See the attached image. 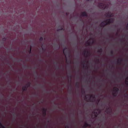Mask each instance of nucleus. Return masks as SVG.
Here are the masks:
<instances>
[{"mask_svg": "<svg viewBox=\"0 0 128 128\" xmlns=\"http://www.w3.org/2000/svg\"><path fill=\"white\" fill-rule=\"evenodd\" d=\"M112 22V20L111 19H107L105 21L102 22L100 24L101 27H104L106 25H107Z\"/></svg>", "mask_w": 128, "mask_h": 128, "instance_id": "nucleus-1", "label": "nucleus"}, {"mask_svg": "<svg viewBox=\"0 0 128 128\" xmlns=\"http://www.w3.org/2000/svg\"><path fill=\"white\" fill-rule=\"evenodd\" d=\"M98 5L100 8L102 9L105 8L107 7V6H106L105 4L103 3H100Z\"/></svg>", "mask_w": 128, "mask_h": 128, "instance_id": "nucleus-2", "label": "nucleus"}, {"mask_svg": "<svg viewBox=\"0 0 128 128\" xmlns=\"http://www.w3.org/2000/svg\"><path fill=\"white\" fill-rule=\"evenodd\" d=\"M81 15L82 16H87V15L86 14V13L85 12H82V13Z\"/></svg>", "mask_w": 128, "mask_h": 128, "instance_id": "nucleus-3", "label": "nucleus"}, {"mask_svg": "<svg viewBox=\"0 0 128 128\" xmlns=\"http://www.w3.org/2000/svg\"><path fill=\"white\" fill-rule=\"evenodd\" d=\"M22 89L24 90H26V86H24L22 87Z\"/></svg>", "mask_w": 128, "mask_h": 128, "instance_id": "nucleus-4", "label": "nucleus"}, {"mask_svg": "<svg viewBox=\"0 0 128 128\" xmlns=\"http://www.w3.org/2000/svg\"><path fill=\"white\" fill-rule=\"evenodd\" d=\"M115 89L116 90V91L117 92L118 91V88H116V89Z\"/></svg>", "mask_w": 128, "mask_h": 128, "instance_id": "nucleus-5", "label": "nucleus"}, {"mask_svg": "<svg viewBox=\"0 0 128 128\" xmlns=\"http://www.w3.org/2000/svg\"><path fill=\"white\" fill-rule=\"evenodd\" d=\"M126 26H127V27L128 28V24Z\"/></svg>", "mask_w": 128, "mask_h": 128, "instance_id": "nucleus-6", "label": "nucleus"}, {"mask_svg": "<svg viewBox=\"0 0 128 128\" xmlns=\"http://www.w3.org/2000/svg\"><path fill=\"white\" fill-rule=\"evenodd\" d=\"M64 49H63V52H64Z\"/></svg>", "mask_w": 128, "mask_h": 128, "instance_id": "nucleus-7", "label": "nucleus"}, {"mask_svg": "<svg viewBox=\"0 0 128 128\" xmlns=\"http://www.w3.org/2000/svg\"><path fill=\"white\" fill-rule=\"evenodd\" d=\"M112 15H110V16H109V17H111L112 16Z\"/></svg>", "mask_w": 128, "mask_h": 128, "instance_id": "nucleus-8", "label": "nucleus"}]
</instances>
